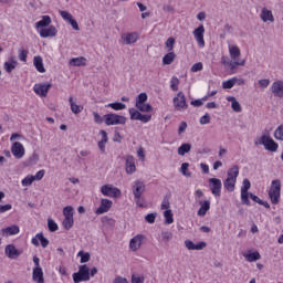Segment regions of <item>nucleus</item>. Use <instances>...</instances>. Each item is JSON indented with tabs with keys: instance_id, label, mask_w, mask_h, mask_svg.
Wrapping results in <instances>:
<instances>
[{
	"instance_id": "obj_1",
	"label": "nucleus",
	"mask_w": 283,
	"mask_h": 283,
	"mask_svg": "<svg viewBox=\"0 0 283 283\" xmlns=\"http://www.w3.org/2000/svg\"><path fill=\"white\" fill-rule=\"evenodd\" d=\"M268 196L272 205H280V198H282V181H280V179H275L271 182Z\"/></svg>"
},
{
	"instance_id": "obj_2",
	"label": "nucleus",
	"mask_w": 283,
	"mask_h": 283,
	"mask_svg": "<svg viewBox=\"0 0 283 283\" xmlns=\"http://www.w3.org/2000/svg\"><path fill=\"white\" fill-rule=\"evenodd\" d=\"M73 282H90V266L87 264L80 265L78 271L73 273Z\"/></svg>"
},
{
	"instance_id": "obj_3",
	"label": "nucleus",
	"mask_w": 283,
	"mask_h": 283,
	"mask_svg": "<svg viewBox=\"0 0 283 283\" xmlns=\"http://www.w3.org/2000/svg\"><path fill=\"white\" fill-rule=\"evenodd\" d=\"M104 123L107 127L112 125H125L127 123V117L114 113H108L104 115Z\"/></svg>"
},
{
	"instance_id": "obj_4",
	"label": "nucleus",
	"mask_w": 283,
	"mask_h": 283,
	"mask_svg": "<svg viewBox=\"0 0 283 283\" xmlns=\"http://www.w3.org/2000/svg\"><path fill=\"white\" fill-rule=\"evenodd\" d=\"M259 145H263L264 149H266V151H272L275 153L277 151L280 145H277V143H275V140H273V138H271L270 136L266 135H262L261 138L259 139Z\"/></svg>"
},
{
	"instance_id": "obj_5",
	"label": "nucleus",
	"mask_w": 283,
	"mask_h": 283,
	"mask_svg": "<svg viewBox=\"0 0 283 283\" xmlns=\"http://www.w3.org/2000/svg\"><path fill=\"white\" fill-rule=\"evenodd\" d=\"M172 103L177 112H182V109H187L189 107V104H187V97L182 92H179L177 96L174 97Z\"/></svg>"
},
{
	"instance_id": "obj_6",
	"label": "nucleus",
	"mask_w": 283,
	"mask_h": 283,
	"mask_svg": "<svg viewBox=\"0 0 283 283\" xmlns=\"http://www.w3.org/2000/svg\"><path fill=\"white\" fill-rule=\"evenodd\" d=\"M249 189H251V181L249 179H243L241 187V202L242 205H247V207L251 206V200H249Z\"/></svg>"
},
{
	"instance_id": "obj_7",
	"label": "nucleus",
	"mask_w": 283,
	"mask_h": 283,
	"mask_svg": "<svg viewBox=\"0 0 283 283\" xmlns=\"http://www.w3.org/2000/svg\"><path fill=\"white\" fill-rule=\"evenodd\" d=\"M101 193L107 198H120V189L112 186L104 185L101 187Z\"/></svg>"
},
{
	"instance_id": "obj_8",
	"label": "nucleus",
	"mask_w": 283,
	"mask_h": 283,
	"mask_svg": "<svg viewBox=\"0 0 283 283\" xmlns=\"http://www.w3.org/2000/svg\"><path fill=\"white\" fill-rule=\"evenodd\" d=\"M209 185L212 196H216V198H220L222 193V180L218 178H210Z\"/></svg>"
},
{
	"instance_id": "obj_9",
	"label": "nucleus",
	"mask_w": 283,
	"mask_h": 283,
	"mask_svg": "<svg viewBox=\"0 0 283 283\" xmlns=\"http://www.w3.org/2000/svg\"><path fill=\"white\" fill-rule=\"evenodd\" d=\"M147 240V237L144 234H137L129 241V249L130 251H138L140 247H143V243Z\"/></svg>"
},
{
	"instance_id": "obj_10",
	"label": "nucleus",
	"mask_w": 283,
	"mask_h": 283,
	"mask_svg": "<svg viewBox=\"0 0 283 283\" xmlns=\"http://www.w3.org/2000/svg\"><path fill=\"white\" fill-rule=\"evenodd\" d=\"M11 154L17 158L18 160H21L23 156H25V148L23 147V144L20 142H15L11 146Z\"/></svg>"
},
{
	"instance_id": "obj_11",
	"label": "nucleus",
	"mask_w": 283,
	"mask_h": 283,
	"mask_svg": "<svg viewBox=\"0 0 283 283\" xmlns=\"http://www.w3.org/2000/svg\"><path fill=\"white\" fill-rule=\"evenodd\" d=\"M114 202L109 199H101L99 207L95 210L96 216H103V213H107L109 209H112Z\"/></svg>"
},
{
	"instance_id": "obj_12",
	"label": "nucleus",
	"mask_w": 283,
	"mask_h": 283,
	"mask_svg": "<svg viewBox=\"0 0 283 283\" xmlns=\"http://www.w3.org/2000/svg\"><path fill=\"white\" fill-rule=\"evenodd\" d=\"M145 182L142 180H136L133 185V196L134 198H143L145 193Z\"/></svg>"
},
{
	"instance_id": "obj_13",
	"label": "nucleus",
	"mask_w": 283,
	"mask_h": 283,
	"mask_svg": "<svg viewBox=\"0 0 283 283\" xmlns=\"http://www.w3.org/2000/svg\"><path fill=\"white\" fill-rule=\"evenodd\" d=\"M193 36L199 48H205V25L200 24L197 29H195Z\"/></svg>"
},
{
	"instance_id": "obj_14",
	"label": "nucleus",
	"mask_w": 283,
	"mask_h": 283,
	"mask_svg": "<svg viewBox=\"0 0 283 283\" xmlns=\"http://www.w3.org/2000/svg\"><path fill=\"white\" fill-rule=\"evenodd\" d=\"M32 244L34 247H42V249H48V245L50 244V240L48 238H44L43 232L38 233L32 240ZM40 242V243H39Z\"/></svg>"
},
{
	"instance_id": "obj_15",
	"label": "nucleus",
	"mask_w": 283,
	"mask_h": 283,
	"mask_svg": "<svg viewBox=\"0 0 283 283\" xmlns=\"http://www.w3.org/2000/svg\"><path fill=\"white\" fill-rule=\"evenodd\" d=\"M50 87H52L51 83L35 84L33 92H35L38 96L45 97L48 96V92H50Z\"/></svg>"
},
{
	"instance_id": "obj_16",
	"label": "nucleus",
	"mask_w": 283,
	"mask_h": 283,
	"mask_svg": "<svg viewBox=\"0 0 283 283\" xmlns=\"http://www.w3.org/2000/svg\"><path fill=\"white\" fill-rule=\"evenodd\" d=\"M271 92L276 98H283V81L279 80L272 83Z\"/></svg>"
},
{
	"instance_id": "obj_17",
	"label": "nucleus",
	"mask_w": 283,
	"mask_h": 283,
	"mask_svg": "<svg viewBox=\"0 0 283 283\" xmlns=\"http://www.w3.org/2000/svg\"><path fill=\"white\" fill-rule=\"evenodd\" d=\"M20 231L21 229L19 228V226L13 224V226L1 229V235L3 238H10V235L19 234Z\"/></svg>"
},
{
	"instance_id": "obj_18",
	"label": "nucleus",
	"mask_w": 283,
	"mask_h": 283,
	"mask_svg": "<svg viewBox=\"0 0 283 283\" xmlns=\"http://www.w3.org/2000/svg\"><path fill=\"white\" fill-rule=\"evenodd\" d=\"M260 19L261 21H263V23H275V18L273 17V11L263 8L261 10V14H260Z\"/></svg>"
},
{
	"instance_id": "obj_19",
	"label": "nucleus",
	"mask_w": 283,
	"mask_h": 283,
	"mask_svg": "<svg viewBox=\"0 0 283 283\" xmlns=\"http://www.w3.org/2000/svg\"><path fill=\"white\" fill-rule=\"evenodd\" d=\"M126 174H136V159L132 155L126 156Z\"/></svg>"
},
{
	"instance_id": "obj_20",
	"label": "nucleus",
	"mask_w": 283,
	"mask_h": 283,
	"mask_svg": "<svg viewBox=\"0 0 283 283\" xmlns=\"http://www.w3.org/2000/svg\"><path fill=\"white\" fill-rule=\"evenodd\" d=\"M4 253L7 258H10V260H17L19 255H21V252L14 247V244H9L4 249Z\"/></svg>"
},
{
	"instance_id": "obj_21",
	"label": "nucleus",
	"mask_w": 283,
	"mask_h": 283,
	"mask_svg": "<svg viewBox=\"0 0 283 283\" xmlns=\"http://www.w3.org/2000/svg\"><path fill=\"white\" fill-rule=\"evenodd\" d=\"M57 32L59 31L56 30V27L50 25L49 28H44L40 30V36L42 39H48L50 36H56Z\"/></svg>"
},
{
	"instance_id": "obj_22",
	"label": "nucleus",
	"mask_w": 283,
	"mask_h": 283,
	"mask_svg": "<svg viewBox=\"0 0 283 283\" xmlns=\"http://www.w3.org/2000/svg\"><path fill=\"white\" fill-rule=\"evenodd\" d=\"M138 41V33H126L122 35V42L124 45H132Z\"/></svg>"
},
{
	"instance_id": "obj_23",
	"label": "nucleus",
	"mask_w": 283,
	"mask_h": 283,
	"mask_svg": "<svg viewBox=\"0 0 283 283\" xmlns=\"http://www.w3.org/2000/svg\"><path fill=\"white\" fill-rule=\"evenodd\" d=\"M199 205H200V208H199L197 214L200 216L201 218H203V216H207V211H209V209H211V201H209V200L200 201Z\"/></svg>"
},
{
	"instance_id": "obj_24",
	"label": "nucleus",
	"mask_w": 283,
	"mask_h": 283,
	"mask_svg": "<svg viewBox=\"0 0 283 283\" xmlns=\"http://www.w3.org/2000/svg\"><path fill=\"white\" fill-rule=\"evenodd\" d=\"M33 282L36 283H45V279L43 277V269L42 268H33Z\"/></svg>"
},
{
	"instance_id": "obj_25",
	"label": "nucleus",
	"mask_w": 283,
	"mask_h": 283,
	"mask_svg": "<svg viewBox=\"0 0 283 283\" xmlns=\"http://www.w3.org/2000/svg\"><path fill=\"white\" fill-rule=\"evenodd\" d=\"M33 65H34L35 70L38 72H40L41 74L45 73V66H43V57H41L40 55L34 56Z\"/></svg>"
},
{
	"instance_id": "obj_26",
	"label": "nucleus",
	"mask_w": 283,
	"mask_h": 283,
	"mask_svg": "<svg viewBox=\"0 0 283 283\" xmlns=\"http://www.w3.org/2000/svg\"><path fill=\"white\" fill-rule=\"evenodd\" d=\"M50 23H52V18H50V15H43L42 20L38 21L35 23V28L39 30V28L45 29L48 28V25H50Z\"/></svg>"
},
{
	"instance_id": "obj_27",
	"label": "nucleus",
	"mask_w": 283,
	"mask_h": 283,
	"mask_svg": "<svg viewBox=\"0 0 283 283\" xmlns=\"http://www.w3.org/2000/svg\"><path fill=\"white\" fill-rule=\"evenodd\" d=\"M228 177L232 180H237L238 181V176H240V167H238V165H233L229 170H228Z\"/></svg>"
},
{
	"instance_id": "obj_28",
	"label": "nucleus",
	"mask_w": 283,
	"mask_h": 283,
	"mask_svg": "<svg viewBox=\"0 0 283 283\" xmlns=\"http://www.w3.org/2000/svg\"><path fill=\"white\" fill-rule=\"evenodd\" d=\"M70 65H72L73 67H81L83 65H85L87 63V60L83 56L80 57H73L70 60Z\"/></svg>"
},
{
	"instance_id": "obj_29",
	"label": "nucleus",
	"mask_w": 283,
	"mask_h": 283,
	"mask_svg": "<svg viewBox=\"0 0 283 283\" xmlns=\"http://www.w3.org/2000/svg\"><path fill=\"white\" fill-rule=\"evenodd\" d=\"M18 65L19 62L14 57H11L9 62H4V70L8 74H11L12 70H15Z\"/></svg>"
},
{
	"instance_id": "obj_30",
	"label": "nucleus",
	"mask_w": 283,
	"mask_h": 283,
	"mask_svg": "<svg viewBox=\"0 0 283 283\" xmlns=\"http://www.w3.org/2000/svg\"><path fill=\"white\" fill-rule=\"evenodd\" d=\"M235 182H238L235 179L228 178L223 181V187L227 189V191L233 192L235 191Z\"/></svg>"
},
{
	"instance_id": "obj_31",
	"label": "nucleus",
	"mask_w": 283,
	"mask_h": 283,
	"mask_svg": "<svg viewBox=\"0 0 283 283\" xmlns=\"http://www.w3.org/2000/svg\"><path fill=\"white\" fill-rule=\"evenodd\" d=\"M69 103L71 105V112H73V114H81V112H83V106L75 104L74 97L70 96Z\"/></svg>"
},
{
	"instance_id": "obj_32",
	"label": "nucleus",
	"mask_w": 283,
	"mask_h": 283,
	"mask_svg": "<svg viewBox=\"0 0 283 283\" xmlns=\"http://www.w3.org/2000/svg\"><path fill=\"white\" fill-rule=\"evenodd\" d=\"M176 61V53L169 52L163 57L164 65H171V62Z\"/></svg>"
},
{
	"instance_id": "obj_33",
	"label": "nucleus",
	"mask_w": 283,
	"mask_h": 283,
	"mask_svg": "<svg viewBox=\"0 0 283 283\" xmlns=\"http://www.w3.org/2000/svg\"><path fill=\"white\" fill-rule=\"evenodd\" d=\"M36 163H39V155L33 153L32 156L24 161V167H32V165H36Z\"/></svg>"
},
{
	"instance_id": "obj_34",
	"label": "nucleus",
	"mask_w": 283,
	"mask_h": 283,
	"mask_svg": "<svg viewBox=\"0 0 283 283\" xmlns=\"http://www.w3.org/2000/svg\"><path fill=\"white\" fill-rule=\"evenodd\" d=\"M262 255H260V252H252L245 255V260L248 262H258V260H261Z\"/></svg>"
},
{
	"instance_id": "obj_35",
	"label": "nucleus",
	"mask_w": 283,
	"mask_h": 283,
	"mask_svg": "<svg viewBox=\"0 0 283 283\" xmlns=\"http://www.w3.org/2000/svg\"><path fill=\"white\" fill-rule=\"evenodd\" d=\"M107 107L115 109V112H120V109H125L127 105L123 104V102H114L108 104Z\"/></svg>"
},
{
	"instance_id": "obj_36",
	"label": "nucleus",
	"mask_w": 283,
	"mask_h": 283,
	"mask_svg": "<svg viewBox=\"0 0 283 283\" xmlns=\"http://www.w3.org/2000/svg\"><path fill=\"white\" fill-rule=\"evenodd\" d=\"M189 151H191V144H182L178 148V155L179 156H185V154H189Z\"/></svg>"
},
{
	"instance_id": "obj_37",
	"label": "nucleus",
	"mask_w": 283,
	"mask_h": 283,
	"mask_svg": "<svg viewBox=\"0 0 283 283\" xmlns=\"http://www.w3.org/2000/svg\"><path fill=\"white\" fill-rule=\"evenodd\" d=\"M229 52H230V56L231 59H240L241 52H240V48L233 45L229 48Z\"/></svg>"
},
{
	"instance_id": "obj_38",
	"label": "nucleus",
	"mask_w": 283,
	"mask_h": 283,
	"mask_svg": "<svg viewBox=\"0 0 283 283\" xmlns=\"http://www.w3.org/2000/svg\"><path fill=\"white\" fill-rule=\"evenodd\" d=\"M135 107H137L139 112H146V113L154 112V107H151L149 104H145V102L142 104H135Z\"/></svg>"
},
{
	"instance_id": "obj_39",
	"label": "nucleus",
	"mask_w": 283,
	"mask_h": 283,
	"mask_svg": "<svg viewBox=\"0 0 283 283\" xmlns=\"http://www.w3.org/2000/svg\"><path fill=\"white\" fill-rule=\"evenodd\" d=\"M77 256L81 258V260H80L81 264H85V263L90 262V260H91L90 252L80 251L77 253Z\"/></svg>"
},
{
	"instance_id": "obj_40",
	"label": "nucleus",
	"mask_w": 283,
	"mask_h": 283,
	"mask_svg": "<svg viewBox=\"0 0 283 283\" xmlns=\"http://www.w3.org/2000/svg\"><path fill=\"white\" fill-rule=\"evenodd\" d=\"M62 226L66 231H70L74 227V218H64Z\"/></svg>"
},
{
	"instance_id": "obj_41",
	"label": "nucleus",
	"mask_w": 283,
	"mask_h": 283,
	"mask_svg": "<svg viewBox=\"0 0 283 283\" xmlns=\"http://www.w3.org/2000/svg\"><path fill=\"white\" fill-rule=\"evenodd\" d=\"M164 218L166 224H174V212H171V210H166L164 212Z\"/></svg>"
},
{
	"instance_id": "obj_42",
	"label": "nucleus",
	"mask_w": 283,
	"mask_h": 283,
	"mask_svg": "<svg viewBox=\"0 0 283 283\" xmlns=\"http://www.w3.org/2000/svg\"><path fill=\"white\" fill-rule=\"evenodd\" d=\"M128 112L130 115V120H140V116L143 113H139L138 111H136V108H129Z\"/></svg>"
},
{
	"instance_id": "obj_43",
	"label": "nucleus",
	"mask_w": 283,
	"mask_h": 283,
	"mask_svg": "<svg viewBox=\"0 0 283 283\" xmlns=\"http://www.w3.org/2000/svg\"><path fill=\"white\" fill-rule=\"evenodd\" d=\"M64 218H74V208L72 206H66L63 209Z\"/></svg>"
},
{
	"instance_id": "obj_44",
	"label": "nucleus",
	"mask_w": 283,
	"mask_h": 283,
	"mask_svg": "<svg viewBox=\"0 0 283 283\" xmlns=\"http://www.w3.org/2000/svg\"><path fill=\"white\" fill-rule=\"evenodd\" d=\"M180 171H181L182 176H186V178H191V172L189 171L188 163L181 164Z\"/></svg>"
},
{
	"instance_id": "obj_45",
	"label": "nucleus",
	"mask_w": 283,
	"mask_h": 283,
	"mask_svg": "<svg viewBox=\"0 0 283 283\" xmlns=\"http://www.w3.org/2000/svg\"><path fill=\"white\" fill-rule=\"evenodd\" d=\"M178 85H180V80L172 76L170 80V90H172V92H178Z\"/></svg>"
},
{
	"instance_id": "obj_46",
	"label": "nucleus",
	"mask_w": 283,
	"mask_h": 283,
	"mask_svg": "<svg viewBox=\"0 0 283 283\" xmlns=\"http://www.w3.org/2000/svg\"><path fill=\"white\" fill-rule=\"evenodd\" d=\"M29 53L30 52L28 50L20 49L18 55L19 61H22V63H27Z\"/></svg>"
},
{
	"instance_id": "obj_47",
	"label": "nucleus",
	"mask_w": 283,
	"mask_h": 283,
	"mask_svg": "<svg viewBox=\"0 0 283 283\" xmlns=\"http://www.w3.org/2000/svg\"><path fill=\"white\" fill-rule=\"evenodd\" d=\"M48 228L51 233L59 231V224H56V222H54L52 219H48Z\"/></svg>"
},
{
	"instance_id": "obj_48",
	"label": "nucleus",
	"mask_w": 283,
	"mask_h": 283,
	"mask_svg": "<svg viewBox=\"0 0 283 283\" xmlns=\"http://www.w3.org/2000/svg\"><path fill=\"white\" fill-rule=\"evenodd\" d=\"M93 117H94V123H96V125H103V123H105V116H101V114L93 112Z\"/></svg>"
},
{
	"instance_id": "obj_49",
	"label": "nucleus",
	"mask_w": 283,
	"mask_h": 283,
	"mask_svg": "<svg viewBox=\"0 0 283 283\" xmlns=\"http://www.w3.org/2000/svg\"><path fill=\"white\" fill-rule=\"evenodd\" d=\"M274 138H276V140H282V142H283V125H280V126L274 130Z\"/></svg>"
},
{
	"instance_id": "obj_50",
	"label": "nucleus",
	"mask_w": 283,
	"mask_h": 283,
	"mask_svg": "<svg viewBox=\"0 0 283 283\" xmlns=\"http://www.w3.org/2000/svg\"><path fill=\"white\" fill-rule=\"evenodd\" d=\"M34 176L33 175H29L27 176L24 179H22V187H30V185H32V182H34Z\"/></svg>"
},
{
	"instance_id": "obj_51",
	"label": "nucleus",
	"mask_w": 283,
	"mask_h": 283,
	"mask_svg": "<svg viewBox=\"0 0 283 283\" xmlns=\"http://www.w3.org/2000/svg\"><path fill=\"white\" fill-rule=\"evenodd\" d=\"M165 45H166L168 52H171V50H174V45H176V39L168 38Z\"/></svg>"
},
{
	"instance_id": "obj_52",
	"label": "nucleus",
	"mask_w": 283,
	"mask_h": 283,
	"mask_svg": "<svg viewBox=\"0 0 283 283\" xmlns=\"http://www.w3.org/2000/svg\"><path fill=\"white\" fill-rule=\"evenodd\" d=\"M199 123L200 125H209V123H211V116L209 113H206L203 116H201Z\"/></svg>"
},
{
	"instance_id": "obj_53",
	"label": "nucleus",
	"mask_w": 283,
	"mask_h": 283,
	"mask_svg": "<svg viewBox=\"0 0 283 283\" xmlns=\"http://www.w3.org/2000/svg\"><path fill=\"white\" fill-rule=\"evenodd\" d=\"M143 103H147V93H140L136 98L135 105H140Z\"/></svg>"
},
{
	"instance_id": "obj_54",
	"label": "nucleus",
	"mask_w": 283,
	"mask_h": 283,
	"mask_svg": "<svg viewBox=\"0 0 283 283\" xmlns=\"http://www.w3.org/2000/svg\"><path fill=\"white\" fill-rule=\"evenodd\" d=\"M234 85H235V84H234V80H233V77H232V78H230V80H228V81H226V82L222 83V88H223V90H232V87H233Z\"/></svg>"
},
{
	"instance_id": "obj_55",
	"label": "nucleus",
	"mask_w": 283,
	"mask_h": 283,
	"mask_svg": "<svg viewBox=\"0 0 283 283\" xmlns=\"http://www.w3.org/2000/svg\"><path fill=\"white\" fill-rule=\"evenodd\" d=\"M156 216H158L156 212L148 213L145 217L146 222H148V224H154V222H156Z\"/></svg>"
},
{
	"instance_id": "obj_56",
	"label": "nucleus",
	"mask_w": 283,
	"mask_h": 283,
	"mask_svg": "<svg viewBox=\"0 0 283 283\" xmlns=\"http://www.w3.org/2000/svg\"><path fill=\"white\" fill-rule=\"evenodd\" d=\"M60 15L62 17V19H64V21H72V19L74 18L72 13L67 11H60Z\"/></svg>"
},
{
	"instance_id": "obj_57",
	"label": "nucleus",
	"mask_w": 283,
	"mask_h": 283,
	"mask_svg": "<svg viewBox=\"0 0 283 283\" xmlns=\"http://www.w3.org/2000/svg\"><path fill=\"white\" fill-rule=\"evenodd\" d=\"M231 108L233 112L240 113L242 112V105H240V102L238 99L231 104Z\"/></svg>"
},
{
	"instance_id": "obj_58",
	"label": "nucleus",
	"mask_w": 283,
	"mask_h": 283,
	"mask_svg": "<svg viewBox=\"0 0 283 283\" xmlns=\"http://www.w3.org/2000/svg\"><path fill=\"white\" fill-rule=\"evenodd\" d=\"M259 85H260V87H262L264 90L269 85H271V80H269V78L259 80Z\"/></svg>"
},
{
	"instance_id": "obj_59",
	"label": "nucleus",
	"mask_w": 283,
	"mask_h": 283,
	"mask_svg": "<svg viewBox=\"0 0 283 283\" xmlns=\"http://www.w3.org/2000/svg\"><path fill=\"white\" fill-rule=\"evenodd\" d=\"M244 63H245L244 60H241L239 62H230L229 66H230V70H235L237 65H240L241 67H244Z\"/></svg>"
},
{
	"instance_id": "obj_60",
	"label": "nucleus",
	"mask_w": 283,
	"mask_h": 283,
	"mask_svg": "<svg viewBox=\"0 0 283 283\" xmlns=\"http://www.w3.org/2000/svg\"><path fill=\"white\" fill-rule=\"evenodd\" d=\"M161 238L163 240H166L167 242H169L174 238V234L169 231H165V232H161Z\"/></svg>"
},
{
	"instance_id": "obj_61",
	"label": "nucleus",
	"mask_w": 283,
	"mask_h": 283,
	"mask_svg": "<svg viewBox=\"0 0 283 283\" xmlns=\"http://www.w3.org/2000/svg\"><path fill=\"white\" fill-rule=\"evenodd\" d=\"M170 203H169V197H164V200L161 202V210H169Z\"/></svg>"
},
{
	"instance_id": "obj_62",
	"label": "nucleus",
	"mask_w": 283,
	"mask_h": 283,
	"mask_svg": "<svg viewBox=\"0 0 283 283\" xmlns=\"http://www.w3.org/2000/svg\"><path fill=\"white\" fill-rule=\"evenodd\" d=\"M202 70V62L195 63L191 66V72H201Z\"/></svg>"
},
{
	"instance_id": "obj_63",
	"label": "nucleus",
	"mask_w": 283,
	"mask_h": 283,
	"mask_svg": "<svg viewBox=\"0 0 283 283\" xmlns=\"http://www.w3.org/2000/svg\"><path fill=\"white\" fill-rule=\"evenodd\" d=\"M45 176V171L42 169V170H39L34 176V180H43V177Z\"/></svg>"
},
{
	"instance_id": "obj_64",
	"label": "nucleus",
	"mask_w": 283,
	"mask_h": 283,
	"mask_svg": "<svg viewBox=\"0 0 283 283\" xmlns=\"http://www.w3.org/2000/svg\"><path fill=\"white\" fill-rule=\"evenodd\" d=\"M144 282H145V277H140L136 275L132 276V283H144Z\"/></svg>"
}]
</instances>
